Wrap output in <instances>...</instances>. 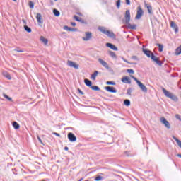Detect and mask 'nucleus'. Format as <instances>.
Instances as JSON below:
<instances>
[{
	"mask_svg": "<svg viewBox=\"0 0 181 181\" xmlns=\"http://www.w3.org/2000/svg\"><path fill=\"white\" fill-rule=\"evenodd\" d=\"M74 19H75V21H76V22H79L80 20L81 19V18H80V17H78V16L74 15Z\"/></svg>",
	"mask_w": 181,
	"mask_h": 181,
	"instance_id": "nucleus-39",
	"label": "nucleus"
},
{
	"mask_svg": "<svg viewBox=\"0 0 181 181\" xmlns=\"http://www.w3.org/2000/svg\"><path fill=\"white\" fill-rule=\"evenodd\" d=\"M126 4L131 5V0H126Z\"/></svg>",
	"mask_w": 181,
	"mask_h": 181,
	"instance_id": "nucleus-48",
	"label": "nucleus"
},
{
	"mask_svg": "<svg viewBox=\"0 0 181 181\" xmlns=\"http://www.w3.org/2000/svg\"><path fill=\"white\" fill-rule=\"evenodd\" d=\"M36 19L39 25H43V18L42 17V14L37 13L36 16Z\"/></svg>",
	"mask_w": 181,
	"mask_h": 181,
	"instance_id": "nucleus-16",
	"label": "nucleus"
},
{
	"mask_svg": "<svg viewBox=\"0 0 181 181\" xmlns=\"http://www.w3.org/2000/svg\"><path fill=\"white\" fill-rule=\"evenodd\" d=\"M144 6L147 8L149 15H153V11H152V6H148L146 2H144Z\"/></svg>",
	"mask_w": 181,
	"mask_h": 181,
	"instance_id": "nucleus-17",
	"label": "nucleus"
},
{
	"mask_svg": "<svg viewBox=\"0 0 181 181\" xmlns=\"http://www.w3.org/2000/svg\"><path fill=\"white\" fill-rule=\"evenodd\" d=\"M84 83H85V85L87 87H89V88H91V87L93 86V82L91 81H90V79L85 78L84 79Z\"/></svg>",
	"mask_w": 181,
	"mask_h": 181,
	"instance_id": "nucleus-19",
	"label": "nucleus"
},
{
	"mask_svg": "<svg viewBox=\"0 0 181 181\" xmlns=\"http://www.w3.org/2000/svg\"><path fill=\"white\" fill-rule=\"evenodd\" d=\"M105 90H106L107 93H117V89L115 88V87H113V86H105Z\"/></svg>",
	"mask_w": 181,
	"mask_h": 181,
	"instance_id": "nucleus-12",
	"label": "nucleus"
},
{
	"mask_svg": "<svg viewBox=\"0 0 181 181\" xmlns=\"http://www.w3.org/2000/svg\"><path fill=\"white\" fill-rule=\"evenodd\" d=\"M14 2H16V0H13Z\"/></svg>",
	"mask_w": 181,
	"mask_h": 181,
	"instance_id": "nucleus-55",
	"label": "nucleus"
},
{
	"mask_svg": "<svg viewBox=\"0 0 181 181\" xmlns=\"http://www.w3.org/2000/svg\"><path fill=\"white\" fill-rule=\"evenodd\" d=\"M37 140L40 142V144L45 146V144H43V141H42V139H40V137L39 136H37Z\"/></svg>",
	"mask_w": 181,
	"mask_h": 181,
	"instance_id": "nucleus-43",
	"label": "nucleus"
},
{
	"mask_svg": "<svg viewBox=\"0 0 181 181\" xmlns=\"http://www.w3.org/2000/svg\"><path fill=\"white\" fill-rule=\"evenodd\" d=\"M71 26H76V22H71Z\"/></svg>",
	"mask_w": 181,
	"mask_h": 181,
	"instance_id": "nucleus-50",
	"label": "nucleus"
},
{
	"mask_svg": "<svg viewBox=\"0 0 181 181\" xmlns=\"http://www.w3.org/2000/svg\"><path fill=\"white\" fill-rule=\"evenodd\" d=\"M100 72L98 71H95L93 74H92L90 76V80L95 81V78H97V76H98Z\"/></svg>",
	"mask_w": 181,
	"mask_h": 181,
	"instance_id": "nucleus-20",
	"label": "nucleus"
},
{
	"mask_svg": "<svg viewBox=\"0 0 181 181\" xmlns=\"http://www.w3.org/2000/svg\"><path fill=\"white\" fill-rule=\"evenodd\" d=\"M53 13H54V16H57V17L60 16V11H59V10H57L56 8H54L53 10Z\"/></svg>",
	"mask_w": 181,
	"mask_h": 181,
	"instance_id": "nucleus-27",
	"label": "nucleus"
},
{
	"mask_svg": "<svg viewBox=\"0 0 181 181\" xmlns=\"http://www.w3.org/2000/svg\"><path fill=\"white\" fill-rule=\"evenodd\" d=\"M91 90H93V91H100V87L97 86H90Z\"/></svg>",
	"mask_w": 181,
	"mask_h": 181,
	"instance_id": "nucleus-30",
	"label": "nucleus"
},
{
	"mask_svg": "<svg viewBox=\"0 0 181 181\" xmlns=\"http://www.w3.org/2000/svg\"><path fill=\"white\" fill-rule=\"evenodd\" d=\"M62 35H66V33L65 32L62 33Z\"/></svg>",
	"mask_w": 181,
	"mask_h": 181,
	"instance_id": "nucleus-54",
	"label": "nucleus"
},
{
	"mask_svg": "<svg viewBox=\"0 0 181 181\" xmlns=\"http://www.w3.org/2000/svg\"><path fill=\"white\" fill-rule=\"evenodd\" d=\"M175 118H176L177 119H179V121H181V117L180 116L179 114L175 115Z\"/></svg>",
	"mask_w": 181,
	"mask_h": 181,
	"instance_id": "nucleus-45",
	"label": "nucleus"
},
{
	"mask_svg": "<svg viewBox=\"0 0 181 181\" xmlns=\"http://www.w3.org/2000/svg\"><path fill=\"white\" fill-rule=\"evenodd\" d=\"M3 97H4V98H6V100H8V101L13 102V100L12 99V98L9 97L8 95L5 93H3Z\"/></svg>",
	"mask_w": 181,
	"mask_h": 181,
	"instance_id": "nucleus-28",
	"label": "nucleus"
},
{
	"mask_svg": "<svg viewBox=\"0 0 181 181\" xmlns=\"http://www.w3.org/2000/svg\"><path fill=\"white\" fill-rule=\"evenodd\" d=\"M63 29H64V30H67L68 32H77V30H78L77 28H73L69 27L67 25L64 26Z\"/></svg>",
	"mask_w": 181,
	"mask_h": 181,
	"instance_id": "nucleus-18",
	"label": "nucleus"
},
{
	"mask_svg": "<svg viewBox=\"0 0 181 181\" xmlns=\"http://www.w3.org/2000/svg\"><path fill=\"white\" fill-rule=\"evenodd\" d=\"M105 45H106V47H109V49H111L112 50H115V52H117V50H118V47H117V46H115L112 43L107 42V43H106Z\"/></svg>",
	"mask_w": 181,
	"mask_h": 181,
	"instance_id": "nucleus-13",
	"label": "nucleus"
},
{
	"mask_svg": "<svg viewBox=\"0 0 181 181\" xmlns=\"http://www.w3.org/2000/svg\"><path fill=\"white\" fill-rule=\"evenodd\" d=\"M67 66H69V67H73L74 69H78V64H76V62L73 61L68 60Z\"/></svg>",
	"mask_w": 181,
	"mask_h": 181,
	"instance_id": "nucleus-11",
	"label": "nucleus"
},
{
	"mask_svg": "<svg viewBox=\"0 0 181 181\" xmlns=\"http://www.w3.org/2000/svg\"><path fill=\"white\" fill-rule=\"evenodd\" d=\"M180 89L181 90V86L180 87Z\"/></svg>",
	"mask_w": 181,
	"mask_h": 181,
	"instance_id": "nucleus-56",
	"label": "nucleus"
},
{
	"mask_svg": "<svg viewBox=\"0 0 181 181\" xmlns=\"http://www.w3.org/2000/svg\"><path fill=\"white\" fill-rule=\"evenodd\" d=\"M52 135H55L56 136H58L59 138H60V134L57 132H52Z\"/></svg>",
	"mask_w": 181,
	"mask_h": 181,
	"instance_id": "nucleus-46",
	"label": "nucleus"
},
{
	"mask_svg": "<svg viewBox=\"0 0 181 181\" xmlns=\"http://www.w3.org/2000/svg\"><path fill=\"white\" fill-rule=\"evenodd\" d=\"M122 83H124V84H131V78H129V76H124L121 79Z\"/></svg>",
	"mask_w": 181,
	"mask_h": 181,
	"instance_id": "nucleus-15",
	"label": "nucleus"
},
{
	"mask_svg": "<svg viewBox=\"0 0 181 181\" xmlns=\"http://www.w3.org/2000/svg\"><path fill=\"white\" fill-rule=\"evenodd\" d=\"M40 40L45 45H47V43H49V40H47V38H45V37H43V36H41L40 37Z\"/></svg>",
	"mask_w": 181,
	"mask_h": 181,
	"instance_id": "nucleus-21",
	"label": "nucleus"
},
{
	"mask_svg": "<svg viewBox=\"0 0 181 181\" xmlns=\"http://www.w3.org/2000/svg\"><path fill=\"white\" fill-rule=\"evenodd\" d=\"M122 60H123V62H124L125 63H127V64H137L136 62H130L128 60H127V59L124 58V57H122Z\"/></svg>",
	"mask_w": 181,
	"mask_h": 181,
	"instance_id": "nucleus-26",
	"label": "nucleus"
},
{
	"mask_svg": "<svg viewBox=\"0 0 181 181\" xmlns=\"http://www.w3.org/2000/svg\"><path fill=\"white\" fill-rule=\"evenodd\" d=\"M173 138L175 140V142H179L180 140H179V139H177V137L173 136Z\"/></svg>",
	"mask_w": 181,
	"mask_h": 181,
	"instance_id": "nucleus-47",
	"label": "nucleus"
},
{
	"mask_svg": "<svg viewBox=\"0 0 181 181\" xmlns=\"http://www.w3.org/2000/svg\"><path fill=\"white\" fill-rule=\"evenodd\" d=\"M55 1H57V0H54Z\"/></svg>",
	"mask_w": 181,
	"mask_h": 181,
	"instance_id": "nucleus-57",
	"label": "nucleus"
},
{
	"mask_svg": "<svg viewBox=\"0 0 181 181\" xmlns=\"http://www.w3.org/2000/svg\"><path fill=\"white\" fill-rule=\"evenodd\" d=\"M67 138H68L69 142H76L77 141V137L72 132L68 133Z\"/></svg>",
	"mask_w": 181,
	"mask_h": 181,
	"instance_id": "nucleus-8",
	"label": "nucleus"
},
{
	"mask_svg": "<svg viewBox=\"0 0 181 181\" xmlns=\"http://www.w3.org/2000/svg\"><path fill=\"white\" fill-rule=\"evenodd\" d=\"M77 91H78V93H79V94H81V95H84V92H83V90H81V89L78 88Z\"/></svg>",
	"mask_w": 181,
	"mask_h": 181,
	"instance_id": "nucleus-44",
	"label": "nucleus"
},
{
	"mask_svg": "<svg viewBox=\"0 0 181 181\" xmlns=\"http://www.w3.org/2000/svg\"><path fill=\"white\" fill-rule=\"evenodd\" d=\"M79 180H81V181L84 180V177H81Z\"/></svg>",
	"mask_w": 181,
	"mask_h": 181,
	"instance_id": "nucleus-53",
	"label": "nucleus"
},
{
	"mask_svg": "<svg viewBox=\"0 0 181 181\" xmlns=\"http://www.w3.org/2000/svg\"><path fill=\"white\" fill-rule=\"evenodd\" d=\"M107 86H115L117 83L115 81H107Z\"/></svg>",
	"mask_w": 181,
	"mask_h": 181,
	"instance_id": "nucleus-36",
	"label": "nucleus"
},
{
	"mask_svg": "<svg viewBox=\"0 0 181 181\" xmlns=\"http://www.w3.org/2000/svg\"><path fill=\"white\" fill-rule=\"evenodd\" d=\"M160 121L161 124H163V125H164V127L167 128V129H170V123H169V122L166 119V118H165L164 117H162L160 118Z\"/></svg>",
	"mask_w": 181,
	"mask_h": 181,
	"instance_id": "nucleus-7",
	"label": "nucleus"
},
{
	"mask_svg": "<svg viewBox=\"0 0 181 181\" xmlns=\"http://www.w3.org/2000/svg\"><path fill=\"white\" fill-rule=\"evenodd\" d=\"M30 9H33L35 8V3L32 1H30L28 3Z\"/></svg>",
	"mask_w": 181,
	"mask_h": 181,
	"instance_id": "nucleus-31",
	"label": "nucleus"
},
{
	"mask_svg": "<svg viewBox=\"0 0 181 181\" xmlns=\"http://www.w3.org/2000/svg\"><path fill=\"white\" fill-rule=\"evenodd\" d=\"M85 35L86 37H82L83 40H84L85 42L90 40V39L93 37V33H91L90 32H86Z\"/></svg>",
	"mask_w": 181,
	"mask_h": 181,
	"instance_id": "nucleus-9",
	"label": "nucleus"
},
{
	"mask_svg": "<svg viewBox=\"0 0 181 181\" xmlns=\"http://www.w3.org/2000/svg\"><path fill=\"white\" fill-rule=\"evenodd\" d=\"M124 104L126 105V107H129V105H131V100L126 99L124 100Z\"/></svg>",
	"mask_w": 181,
	"mask_h": 181,
	"instance_id": "nucleus-29",
	"label": "nucleus"
},
{
	"mask_svg": "<svg viewBox=\"0 0 181 181\" xmlns=\"http://www.w3.org/2000/svg\"><path fill=\"white\" fill-rule=\"evenodd\" d=\"M116 6L117 9H119V8H121V0H117L116 1Z\"/></svg>",
	"mask_w": 181,
	"mask_h": 181,
	"instance_id": "nucleus-35",
	"label": "nucleus"
},
{
	"mask_svg": "<svg viewBox=\"0 0 181 181\" xmlns=\"http://www.w3.org/2000/svg\"><path fill=\"white\" fill-rule=\"evenodd\" d=\"M156 46H158V52H163V45L157 43Z\"/></svg>",
	"mask_w": 181,
	"mask_h": 181,
	"instance_id": "nucleus-25",
	"label": "nucleus"
},
{
	"mask_svg": "<svg viewBox=\"0 0 181 181\" xmlns=\"http://www.w3.org/2000/svg\"><path fill=\"white\" fill-rule=\"evenodd\" d=\"M125 18V23L127 29H132V30H135L136 29V25L133 24L131 25L129 22H131V11L129 10H127L124 14Z\"/></svg>",
	"mask_w": 181,
	"mask_h": 181,
	"instance_id": "nucleus-2",
	"label": "nucleus"
},
{
	"mask_svg": "<svg viewBox=\"0 0 181 181\" xmlns=\"http://www.w3.org/2000/svg\"><path fill=\"white\" fill-rule=\"evenodd\" d=\"M131 59H132V60H136L137 62H139V58H138V57H136V56H135V55L132 56V57H131Z\"/></svg>",
	"mask_w": 181,
	"mask_h": 181,
	"instance_id": "nucleus-41",
	"label": "nucleus"
},
{
	"mask_svg": "<svg viewBox=\"0 0 181 181\" xmlns=\"http://www.w3.org/2000/svg\"><path fill=\"white\" fill-rule=\"evenodd\" d=\"M64 151H69V147L65 146V147H64Z\"/></svg>",
	"mask_w": 181,
	"mask_h": 181,
	"instance_id": "nucleus-52",
	"label": "nucleus"
},
{
	"mask_svg": "<svg viewBox=\"0 0 181 181\" xmlns=\"http://www.w3.org/2000/svg\"><path fill=\"white\" fill-rule=\"evenodd\" d=\"M24 30H25V32H28V33H32V28H30L27 25H24Z\"/></svg>",
	"mask_w": 181,
	"mask_h": 181,
	"instance_id": "nucleus-24",
	"label": "nucleus"
},
{
	"mask_svg": "<svg viewBox=\"0 0 181 181\" xmlns=\"http://www.w3.org/2000/svg\"><path fill=\"white\" fill-rule=\"evenodd\" d=\"M130 77H131V78L134 80V81H136V84L138 85L139 88L141 90V91H143V93H148V88H146V86L145 85H144V83H142V82H141V81L138 80V78H136V77H135L132 75H131Z\"/></svg>",
	"mask_w": 181,
	"mask_h": 181,
	"instance_id": "nucleus-4",
	"label": "nucleus"
},
{
	"mask_svg": "<svg viewBox=\"0 0 181 181\" xmlns=\"http://www.w3.org/2000/svg\"><path fill=\"white\" fill-rule=\"evenodd\" d=\"M109 55L110 56V57H112V59H117V54H115V52L109 50L108 51Z\"/></svg>",
	"mask_w": 181,
	"mask_h": 181,
	"instance_id": "nucleus-22",
	"label": "nucleus"
},
{
	"mask_svg": "<svg viewBox=\"0 0 181 181\" xmlns=\"http://www.w3.org/2000/svg\"><path fill=\"white\" fill-rule=\"evenodd\" d=\"M170 28H172V29H174L175 33H177V32H179V27H177V25H176L175 21L170 22Z\"/></svg>",
	"mask_w": 181,
	"mask_h": 181,
	"instance_id": "nucleus-14",
	"label": "nucleus"
},
{
	"mask_svg": "<svg viewBox=\"0 0 181 181\" xmlns=\"http://www.w3.org/2000/svg\"><path fill=\"white\" fill-rule=\"evenodd\" d=\"M22 22H23V23H24V25H26V20H25V19H22Z\"/></svg>",
	"mask_w": 181,
	"mask_h": 181,
	"instance_id": "nucleus-51",
	"label": "nucleus"
},
{
	"mask_svg": "<svg viewBox=\"0 0 181 181\" xmlns=\"http://www.w3.org/2000/svg\"><path fill=\"white\" fill-rule=\"evenodd\" d=\"M79 22H81V23H83V25H88V23L87 21H84L81 18V20H79Z\"/></svg>",
	"mask_w": 181,
	"mask_h": 181,
	"instance_id": "nucleus-37",
	"label": "nucleus"
},
{
	"mask_svg": "<svg viewBox=\"0 0 181 181\" xmlns=\"http://www.w3.org/2000/svg\"><path fill=\"white\" fill-rule=\"evenodd\" d=\"M5 77H6V78H7L8 80H12V76H11V74H6L5 75Z\"/></svg>",
	"mask_w": 181,
	"mask_h": 181,
	"instance_id": "nucleus-40",
	"label": "nucleus"
},
{
	"mask_svg": "<svg viewBox=\"0 0 181 181\" xmlns=\"http://www.w3.org/2000/svg\"><path fill=\"white\" fill-rule=\"evenodd\" d=\"M103 179H104V177L101 175H98L95 177V181H100L103 180Z\"/></svg>",
	"mask_w": 181,
	"mask_h": 181,
	"instance_id": "nucleus-34",
	"label": "nucleus"
},
{
	"mask_svg": "<svg viewBox=\"0 0 181 181\" xmlns=\"http://www.w3.org/2000/svg\"><path fill=\"white\" fill-rule=\"evenodd\" d=\"M143 53L148 57V59H151L152 62H154V63H156L158 66H162V62L160 59H159V57L155 56V54L152 52V51L148 49H143Z\"/></svg>",
	"mask_w": 181,
	"mask_h": 181,
	"instance_id": "nucleus-1",
	"label": "nucleus"
},
{
	"mask_svg": "<svg viewBox=\"0 0 181 181\" xmlns=\"http://www.w3.org/2000/svg\"><path fill=\"white\" fill-rule=\"evenodd\" d=\"M144 16V10L142 9V7L141 6H139L137 7V11L135 16V19L139 20L142 16Z\"/></svg>",
	"mask_w": 181,
	"mask_h": 181,
	"instance_id": "nucleus-6",
	"label": "nucleus"
},
{
	"mask_svg": "<svg viewBox=\"0 0 181 181\" xmlns=\"http://www.w3.org/2000/svg\"><path fill=\"white\" fill-rule=\"evenodd\" d=\"M162 90L165 97H167L168 98H170V100H173V101H178L179 98H177V96L173 95L172 93L166 90L165 88H163Z\"/></svg>",
	"mask_w": 181,
	"mask_h": 181,
	"instance_id": "nucleus-5",
	"label": "nucleus"
},
{
	"mask_svg": "<svg viewBox=\"0 0 181 181\" xmlns=\"http://www.w3.org/2000/svg\"><path fill=\"white\" fill-rule=\"evenodd\" d=\"M124 153L127 156H131L129 151H125Z\"/></svg>",
	"mask_w": 181,
	"mask_h": 181,
	"instance_id": "nucleus-49",
	"label": "nucleus"
},
{
	"mask_svg": "<svg viewBox=\"0 0 181 181\" xmlns=\"http://www.w3.org/2000/svg\"><path fill=\"white\" fill-rule=\"evenodd\" d=\"M12 125H13L14 129H19V128H21V126L16 122H13Z\"/></svg>",
	"mask_w": 181,
	"mask_h": 181,
	"instance_id": "nucleus-23",
	"label": "nucleus"
},
{
	"mask_svg": "<svg viewBox=\"0 0 181 181\" xmlns=\"http://www.w3.org/2000/svg\"><path fill=\"white\" fill-rule=\"evenodd\" d=\"M14 52H18V53H23V50L19 49V48L14 49Z\"/></svg>",
	"mask_w": 181,
	"mask_h": 181,
	"instance_id": "nucleus-42",
	"label": "nucleus"
},
{
	"mask_svg": "<svg viewBox=\"0 0 181 181\" xmlns=\"http://www.w3.org/2000/svg\"><path fill=\"white\" fill-rule=\"evenodd\" d=\"M127 72L129 73V74H134L135 73V71H134V69H127Z\"/></svg>",
	"mask_w": 181,
	"mask_h": 181,
	"instance_id": "nucleus-38",
	"label": "nucleus"
},
{
	"mask_svg": "<svg viewBox=\"0 0 181 181\" xmlns=\"http://www.w3.org/2000/svg\"><path fill=\"white\" fill-rule=\"evenodd\" d=\"M127 95H132V88H128L127 90Z\"/></svg>",
	"mask_w": 181,
	"mask_h": 181,
	"instance_id": "nucleus-33",
	"label": "nucleus"
},
{
	"mask_svg": "<svg viewBox=\"0 0 181 181\" xmlns=\"http://www.w3.org/2000/svg\"><path fill=\"white\" fill-rule=\"evenodd\" d=\"M98 62L105 69H107V70H110V66L108 65V63H107L105 61L103 60L101 58L98 59Z\"/></svg>",
	"mask_w": 181,
	"mask_h": 181,
	"instance_id": "nucleus-10",
	"label": "nucleus"
},
{
	"mask_svg": "<svg viewBox=\"0 0 181 181\" xmlns=\"http://www.w3.org/2000/svg\"><path fill=\"white\" fill-rule=\"evenodd\" d=\"M98 29L100 32H101V33H103V35H106V36H108V37H110L111 39H115V34L107 30L105 27L99 26Z\"/></svg>",
	"mask_w": 181,
	"mask_h": 181,
	"instance_id": "nucleus-3",
	"label": "nucleus"
},
{
	"mask_svg": "<svg viewBox=\"0 0 181 181\" xmlns=\"http://www.w3.org/2000/svg\"><path fill=\"white\" fill-rule=\"evenodd\" d=\"M175 54L176 56H179L181 54V47H179L176 49Z\"/></svg>",
	"mask_w": 181,
	"mask_h": 181,
	"instance_id": "nucleus-32",
	"label": "nucleus"
}]
</instances>
